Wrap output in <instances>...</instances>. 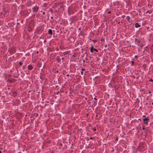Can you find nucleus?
Returning <instances> with one entry per match:
<instances>
[{
    "instance_id": "f257e3e1",
    "label": "nucleus",
    "mask_w": 153,
    "mask_h": 153,
    "mask_svg": "<svg viewBox=\"0 0 153 153\" xmlns=\"http://www.w3.org/2000/svg\"><path fill=\"white\" fill-rule=\"evenodd\" d=\"M38 8H39L38 7H37L36 6H35L34 7H33V11L34 12H36L37 11Z\"/></svg>"
},
{
    "instance_id": "f03ea898",
    "label": "nucleus",
    "mask_w": 153,
    "mask_h": 153,
    "mask_svg": "<svg viewBox=\"0 0 153 153\" xmlns=\"http://www.w3.org/2000/svg\"><path fill=\"white\" fill-rule=\"evenodd\" d=\"M148 119L147 118H145L143 119V121L145 124L147 123H148Z\"/></svg>"
},
{
    "instance_id": "7ed1b4c3",
    "label": "nucleus",
    "mask_w": 153,
    "mask_h": 153,
    "mask_svg": "<svg viewBox=\"0 0 153 153\" xmlns=\"http://www.w3.org/2000/svg\"><path fill=\"white\" fill-rule=\"evenodd\" d=\"M140 27V25L138 24V23H136L135 24V27L136 28H137Z\"/></svg>"
},
{
    "instance_id": "20e7f679",
    "label": "nucleus",
    "mask_w": 153,
    "mask_h": 153,
    "mask_svg": "<svg viewBox=\"0 0 153 153\" xmlns=\"http://www.w3.org/2000/svg\"><path fill=\"white\" fill-rule=\"evenodd\" d=\"M33 67L31 65H29L28 66V70H31L32 69Z\"/></svg>"
},
{
    "instance_id": "39448f33",
    "label": "nucleus",
    "mask_w": 153,
    "mask_h": 153,
    "mask_svg": "<svg viewBox=\"0 0 153 153\" xmlns=\"http://www.w3.org/2000/svg\"><path fill=\"white\" fill-rule=\"evenodd\" d=\"M93 45H91V49H90V51L91 53H93Z\"/></svg>"
},
{
    "instance_id": "423d86ee",
    "label": "nucleus",
    "mask_w": 153,
    "mask_h": 153,
    "mask_svg": "<svg viewBox=\"0 0 153 153\" xmlns=\"http://www.w3.org/2000/svg\"><path fill=\"white\" fill-rule=\"evenodd\" d=\"M48 33L51 34H52V30L51 29H49L48 30Z\"/></svg>"
},
{
    "instance_id": "0eeeda50",
    "label": "nucleus",
    "mask_w": 153,
    "mask_h": 153,
    "mask_svg": "<svg viewBox=\"0 0 153 153\" xmlns=\"http://www.w3.org/2000/svg\"><path fill=\"white\" fill-rule=\"evenodd\" d=\"M19 65L20 66H21L22 65V63L21 62H19Z\"/></svg>"
},
{
    "instance_id": "6e6552de",
    "label": "nucleus",
    "mask_w": 153,
    "mask_h": 153,
    "mask_svg": "<svg viewBox=\"0 0 153 153\" xmlns=\"http://www.w3.org/2000/svg\"><path fill=\"white\" fill-rule=\"evenodd\" d=\"M126 19L127 20H128L130 19V17L129 16H127L126 18Z\"/></svg>"
},
{
    "instance_id": "1a4fd4ad",
    "label": "nucleus",
    "mask_w": 153,
    "mask_h": 153,
    "mask_svg": "<svg viewBox=\"0 0 153 153\" xmlns=\"http://www.w3.org/2000/svg\"><path fill=\"white\" fill-rule=\"evenodd\" d=\"M145 129V127H144V126H143V130H144Z\"/></svg>"
},
{
    "instance_id": "9d476101",
    "label": "nucleus",
    "mask_w": 153,
    "mask_h": 153,
    "mask_svg": "<svg viewBox=\"0 0 153 153\" xmlns=\"http://www.w3.org/2000/svg\"><path fill=\"white\" fill-rule=\"evenodd\" d=\"M94 50L95 51H97V50L96 49H94Z\"/></svg>"
},
{
    "instance_id": "9b49d317",
    "label": "nucleus",
    "mask_w": 153,
    "mask_h": 153,
    "mask_svg": "<svg viewBox=\"0 0 153 153\" xmlns=\"http://www.w3.org/2000/svg\"><path fill=\"white\" fill-rule=\"evenodd\" d=\"M81 74L82 75H83V72L82 71H81Z\"/></svg>"
},
{
    "instance_id": "f8f14e48",
    "label": "nucleus",
    "mask_w": 153,
    "mask_h": 153,
    "mask_svg": "<svg viewBox=\"0 0 153 153\" xmlns=\"http://www.w3.org/2000/svg\"><path fill=\"white\" fill-rule=\"evenodd\" d=\"M85 70V69L84 68H82V71H84Z\"/></svg>"
},
{
    "instance_id": "ddd939ff",
    "label": "nucleus",
    "mask_w": 153,
    "mask_h": 153,
    "mask_svg": "<svg viewBox=\"0 0 153 153\" xmlns=\"http://www.w3.org/2000/svg\"><path fill=\"white\" fill-rule=\"evenodd\" d=\"M150 81H151V82H153V80L151 79L150 80Z\"/></svg>"
},
{
    "instance_id": "4468645a",
    "label": "nucleus",
    "mask_w": 153,
    "mask_h": 153,
    "mask_svg": "<svg viewBox=\"0 0 153 153\" xmlns=\"http://www.w3.org/2000/svg\"><path fill=\"white\" fill-rule=\"evenodd\" d=\"M131 62H132V64H133L134 63V62L133 61H132Z\"/></svg>"
},
{
    "instance_id": "2eb2a0df",
    "label": "nucleus",
    "mask_w": 153,
    "mask_h": 153,
    "mask_svg": "<svg viewBox=\"0 0 153 153\" xmlns=\"http://www.w3.org/2000/svg\"><path fill=\"white\" fill-rule=\"evenodd\" d=\"M110 12H110V11H109V12H108V13H110Z\"/></svg>"
},
{
    "instance_id": "dca6fc26",
    "label": "nucleus",
    "mask_w": 153,
    "mask_h": 153,
    "mask_svg": "<svg viewBox=\"0 0 153 153\" xmlns=\"http://www.w3.org/2000/svg\"><path fill=\"white\" fill-rule=\"evenodd\" d=\"M90 139H92V138L91 137L90 138Z\"/></svg>"
},
{
    "instance_id": "f3484780",
    "label": "nucleus",
    "mask_w": 153,
    "mask_h": 153,
    "mask_svg": "<svg viewBox=\"0 0 153 153\" xmlns=\"http://www.w3.org/2000/svg\"><path fill=\"white\" fill-rule=\"evenodd\" d=\"M152 104L153 105V102H152Z\"/></svg>"
},
{
    "instance_id": "a211bd4d",
    "label": "nucleus",
    "mask_w": 153,
    "mask_h": 153,
    "mask_svg": "<svg viewBox=\"0 0 153 153\" xmlns=\"http://www.w3.org/2000/svg\"><path fill=\"white\" fill-rule=\"evenodd\" d=\"M43 14H45V13L44 12H43Z\"/></svg>"
},
{
    "instance_id": "6ab92c4d",
    "label": "nucleus",
    "mask_w": 153,
    "mask_h": 153,
    "mask_svg": "<svg viewBox=\"0 0 153 153\" xmlns=\"http://www.w3.org/2000/svg\"><path fill=\"white\" fill-rule=\"evenodd\" d=\"M0 153H1V152L0 151Z\"/></svg>"
}]
</instances>
